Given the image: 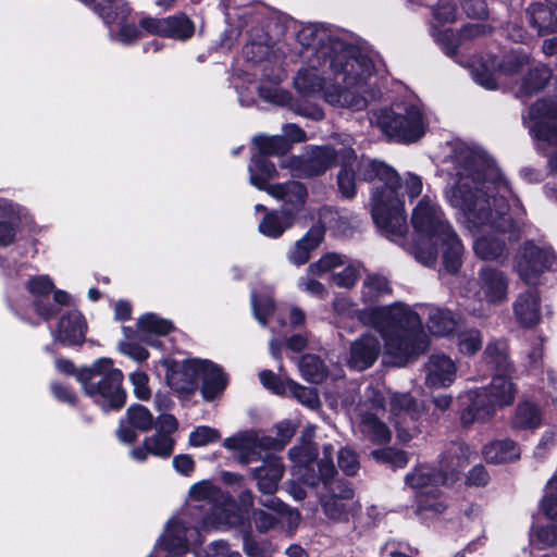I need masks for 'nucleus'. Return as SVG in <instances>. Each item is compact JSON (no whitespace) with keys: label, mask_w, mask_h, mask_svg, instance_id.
Masks as SVG:
<instances>
[{"label":"nucleus","mask_w":557,"mask_h":557,"mask_svg":"<svg viewBox=\"0 0 557 557\" xmlns=\"http://www.w3.org/2000/svg\"><path fill=\"white\" fill-rule=\"evenodd\" d=\"M251 304L256 319L265 324L275 310L274 301L270 297L253 295Z\"/></svg>","instance_id":"obj_61"},{"label":"nucleus","mask_w":557,"mask_h":557,"mask_svg":"<svg viewBox=\"0 0 557 557\" xmlns=\"http://www.w3.org/2000/svg\"><path fill=\"white\" fill-rule=\"evenodd\" d=\"M285 472L281 457L268 455L261 466L251 469V478L262 494H275Z\"/></svg>","instance_id":"obj_21"},{"label":"nucleus","mask_w":557,"mask_h":557,"mask_svg":"<svg viewBox=\"0 0 557 557\" xmlns=\"http://www.w3.org/2000/svg\"><path fill=\"white\" fill-rule=\"evenodd\" d=\"M547 486L552 492L542 498L541 509L547 519L557 521V474L548 481Z\"/></svg>","instance_id":"obj_59"},{"label":"nucleus","mask_w":557,"mask_h":557,"mask_svg":"<svg viewBox=\"0 0 557 557\" xmlns=\"http://www.w3.org/2000/svg\"><path fill=\"white\" fill-rule=\"evenodd\" d=\"M513 312L522 327L531 329L541 321V295L536 287L521 293L515 304Z\"/></svg>","instance_id":"obj_22"},{"label":"nucleus","mask_w":557,"mask_h":557,"mask_svg":"<svg viewBox=\"0 0 557 557\" xmlns=\"http://www.w3.org/2000/svg\"><path fill=\"white\" fill-rule=\"evenodd\" d=\"M358 180L383 183L372 194L371 214L375 225L383 232L403 236L407 232V215L404 195L400 194L403 180L397 171L384 161L372 159L357 163Z\"/></svg>","instance_id":"obj_3"},{"label":"nucleus","mask_w":557,"mask_h":557,"mask_svg":"<svg viewBox=\"0 0 557 557\" xmlns=\"http://www.w3.org/2000/svg\"><path fill=\"white\" fill-rule=\"evenodd\" d=\"M88 323L83 312L76 308L59 318L54 341L63 347H82L86 341Z\"/></svg>","instance_id":"obj_16"},{"label":"nucleus","mask_w":557,"mask_h":557,"mask_svg":"<svg viewBox=\"0 0 557 557\" xmlns=\"http://www.w3.org/2000/svg\"><path fill=\"white\" fill-rule=\"evenodd\" d=\"M289 459L298 465L313 463L319 456V449L315 444L307 443L302 446H294L288 450Z\"/></svg>","instance_id":"obj_58"},{"label":"nucleus","mask_w":557,"mask_h":557,"mask_svg":"<svg viewBox=\"0 0 557 557\" xmlns=\"http://www.w3.org/2000/svg\"><path fill=\"white\" fill-rule=\"evenodd\" d=\"M253 144L257 148V154L263 157H282L285 156L290 149L289 140L282 135L267 136L258 135L253 138Z\"/></svg>","instance_id":"obj_41"},{"label":"nucleus","mask_w":557,"mask_h":557,"mask_svg":"<svg viewBox=\"0 0 557 557\" xmlns=\"http://www.w3.org/2000/svg\"><path fill=\"white\" fill-rule=\"evenodd\" d=\"M411 485L424 486L416 495V513L419 517L434 518L447 509L446 496L437 486H426V481L422 476L417 478V482H412Z\"/></svg>","instance_id":"obj_20"},{"label":"nucleus","mask_w":557,"mask_h":557,"mask_svg":"<svg viewBox=\"0 0 557 557\" xmlns=\"http://www.w3.org/2000/svg\"><path fill=\"white\" fill-rule=\"evenodd\" d=\"M21 225L20 206L0 198V248L9 247L15 243Z\"/></svg>","instance_id":"obj_24"},{"label":"nucleus","mask_w":557,"mask_h":557,"mask_svg":"<svg viewBox=\"0 0 557 557\" xmlns=\"http://www.w3.org/2000/svg\"><path fill=\"white\" fill-rule=\"evenodd\" d=\"M137 329L139 335L166 336L175 330V326L171 320L147 312L138 318Z\"/></svg>","instance_id":"obj_38"},{"label":"nucleus","mask_w":557,"mask_h":557,"mask_svg":"<svg viewBox=\"0 0 557 557\" xmlns=\"http://www.w3.org/2000/svg\"><path fill=\"white\" fill-rule=\"evenodd\" d=\"M361 428L362 432L373 444L384 445L389 443L392 438V433L386 423L372 412H367L362 416Z\"/></svg>","instance_id":"obj_40"},{"label":"nucleus","mask_w":557,"mask_h":557,"mask_svg":"<svg viewBox=\"0 0 557 557\" xmlns=\"http://www.w3.org/2000/svg\"><path fill=\"white\" fill-rule=\"evenodd\" d=\"M200 377L202 381L200 386L201 396L209 403L215 400L228 384V376L223 368L209 359H203V372H201Z\"/></svg>","instance_id":"obj_25"},{"label":"nucleus","mask_w":557,"mask_h":557,"mask_svg":"<svg viewBox=\"0 0 557 557\" xmlns=\"http://www.w3.org/2000/svg\"><path fill=\"white\" fill-rule=\"evenodd\" d=\"M535 539L540 549L557 545V525L546 524L539 527L535 532Z\"/></svg>","instance_id":"obj_64"},{"label":"nucleus","mask_w":557,"mask_h":557,"mask_svg":"<svg viewBox=\"0 0 557 557\" xmlns=\"http://www.w3.org/2000/svg\"><path fill=\"white\" fill-rule=\"evenodd\" d=\"M289 110L297 115L309 117L314 121H321L324 119V112L321 107L300 98H294Z\"/></svg>","instance_id":"obj_57"},{"label":"nucleus","mask_w":557,"mask_h":557,"mask_svg":"<svg viewBox=\"0 0 557 557\" xmlns=\"http://www.w3.org/2000/svg\"><path fill=\"white\" fill-rule=\"evenodd\" d=\"M342 158V149L336 150L333 146H311L306 157H297L294 166L305 177H318L327 170L337 165Z\"/></svg>","instance_id":"obj_14"},{"label":"nucleus","mask_w":557,"mask_h":557,"mask_svg":"<svg viewBox=\"0 0 557 557\" xmlns=\"http://www.w3.org/2000/svg\"><path fill=\"white\" fill-rule=\"evenodd\" d=\"M166 384L182 397L193 395L198 388V380L203 372V359L189 358L180 362L172 358L163 359Z\"/></svg>","instance_id":"obj_12"},{"label":"nucleus","mask_w":557,"mask_h":557,"mask_svg":"<svg viewBox=\"0 0 557 557\" xmlns=\"http://www.w3.org/2000/svg\"><path fill=\"white\" fill-rule=\"evenodd\" d=\"M139 27L149 35L186 42L191 39L196 32L195 22L185 13L164 17L145 16L139 20Z\"/></svg>","instance_id":"obj_11"},{"label":"nucleus","mask_w":557,"mask_h":557,"mask_svg":"<svg viewBox=\"0 0 557 557\" xmlns=\"http://www.w3.org/2000/svg\"><path fill=\"white\" fill-rule=\"evenodd\" d=\"M308 199V189L306 185L299 181H289L288 195L285 196L282 206L283 212L292 214V220L296 221L298 214L304 210Z\"/></svg>","instance_id":"obj_42"},{"label":"nucleus","mask_w":557,"mask_h":557,"mask_svg":"<svg viewBox=\"0 0 557 557\" xmlns=\"http://www.w3.org/2000/svg\"><path fill=\"white\" fill-rule=\"evenodd\" d=\"M326 227L324 223L319 220L312 224L305 235L299 239L311 252L315 250L324 240Z\"/></svg>","instance_id":"obj_60"},{"label":"nucleus","mask_w":557,"mask_h":557,"mask_svg":"<svg viewBox=\"0 0 557 557\" xmlns=\"http://www.w3.org/2000/svg\"><path fill=\"white\" fill-rule=\"evenodd\" d=\"M450 203L462 211L467 221L475 228L488 226L495 232L509 234L518 239L519 223L510 214V205L503 195L490 196L469 184H456L451 189Z\"/></svg>","instance_id":"obj_4"},{"label":"nucleus","mask_w":557,"mask_h":557,"mask_svg":"<svg viewBox=\"0 0 557 557\" xmlns=\"http://www.w3.org/2000/svg\"><path fill=\"white\" fill-rule=\"evenodd\" d=\"M358 318L362 323L381 331L388 354L401 364L429 348L430 341L423 331L420 315L398 302L362 309Z\"/></svg>","instance_id":"obj_2"},{"label":"nucleus","mask_w":557,"mask_h":557,"mask_svg":"<svg viewBox=\"0 0 557 557\" xmlns=\"http://www.w3.org/2000/svg\"><path fill=\"white\" fill-rule=\"evenodd\" d=\"M359 278V271L354 264L346 265L341 272L332 274V281L337 287L351 288Z\"/></svg>","instance_id":"obj_63"},{"label":"nucleus","mask_w":557,"mask_h":557,"mask_svg":"<svg viewBox=\"0 0 557 557\" xmlns=\"http://www.w3.org/2000/svg\"><path fill=\"white\" fill-rule=\"evenodd\" d=\"M295 221L292 220V214L281 210H270L264 213L259 225L258 231L265 237L280 238L287 230L293 227Z\"/></svg>","instance_id":"obj_33"},{"label":"nucleus","mask_w":557,"mask_h":557,"mask_svg":"<svg viewBox=\"0 0 557 557\" xmlns=\"http://www.w3.org/2000/svg\"><path fill=\"white\" fill-rule=\"evenodd\" d=\"M123 381L122 370L115 368L113 360L108 357L96 359L78 375L84 395L103 413L116 412L125 407L127 393Z\"/></svg>","instance_id":"obj_5"},{"label":"nucleus","mask_w":557,"mask_h":557,"mask_svg":"<svg viewBox=\"0 0 557 557\" xmlns=\"http://www.w3.org/2000/svg\"><path fill=\"white\" fill-rule=\"evenodd\" d=\"M411 224L421 238L414 245V256L422 264L432 267L438 256L444 271L456 275L462 267L465 247L450 223L434 206L419 201L411 215Z\"/></svg>","instance_id":"obj_1"},{"label":"nucleus","mask_w":557,"mask_h":557,"mask_svg":"<svg viewBox=\"0 0 557 557\" xmlns=\"http://www.w3.org/2000/svg\"><path fill=\"white\" fill-rule=\"evenodd\" d=\"M479 278L488 302L497 304L506 299L508 280L503 271L492 267H483L479 272Z\"/></svg>","instance_id":"obj_26"},{"label":"nucleus","mask_w":557,"mask_h":557,"mask_svg":"<svg viewBox=\"0 0 557 557\" xmlns=\"http://www.w3.org/2000/svg\"><path fill=\"white\" fill-rule=\"evenodd\" d=\"M530 117L534 121L531 133L539 141L557 145V97H543L530 107Z\"/></svg>","instance_id":"obj_13"},{"label":"nucleus","mask_w":557,"mask_h":557,"mask_svg":"<svg viewBox=\"0 0 557 557\" xmlns=\"http://www.w3.org/2000/svg\"><path fill=\"white\" fill-rule=\"evenodd\" d=\"M161 548L168 553L184 554L188 550V541L184 534L172 529L160 539Z\"/></svg>","instance_id":"obj_55"},{"label":"nucleus","mask_w":557,"mask_h":557,"mask_svg":"<svg viewBox=\"0 0 557 557\" xmlns=\"http://www.w3.org/2000/svg\"><path fill=\"white\" fill-rule=\"evenodd\" d=\"M557 259L556 253L541 248L533 240H525L520 247L515 267L522 281L527 284L535 283L545 271L553 270Z\"/></svg>","instance_id":"obj_10"},{"label":"nucleus","mask_w":557,"mask_h":557,"mask_svg":"<svg viewBox=\"0 0 557 557\" xmlns=\"http://www.w3.org/2000/svg\"><path fill=\"white\" fill-rule=\"evenodd\" d=\"M337 466L346 475H356L360 469L358 454L350 448L342 447L337 455Z\"/></svg>","instance_id":"obj_56"},{"label":"nucleus","mask_w":557,"mask_h":557,"mask_svg":"<svg viewBox=\"0 0 557 557\" xmlns=\"http://www.w3.org/2000/svg\"><path fill=\"white\" fill-rule=\"evenodd\" d=\"M259 379L263 387L275 395H285L288 388L297 399L310 408H315L319 405V398L314 389L306 388L290 379L283 380L272 370L260 371Z\"/></svg>","instance_id":"obj_17"},{"label":"nucleus","mask_w":557,"mask_h":557,"mask_svg":"<svg viewBox=\"0 0 557 557\" xmlns=\"http://www.w3.org/2000/svg\"><path fill=\"white\" fill-rule=\"evenodd\" d=\"M331 450H332L331 445L324 446V448H323L324 456L318 462V475H319L320 482L323 484L324 487L331 486V483L334 480V476L337 474V470L333 462Z\"/></svg>","instance_id":"obj_54"},{"label":"nucleus","mask_w":557,"mask_h":557,"mask_svg":"<svg viewBox=\"0 0 557 557\" xmlns=\"http://www.w3.org/2000/svg\"><path fill=\"white\" fill-rule=\"evenodd\" d=\"M345 263L342 255L336 252H326L320 257L318 261L308 265V273L313 276H322L326 272L342 267Z\"/></svg>","instance_id":"obj_51"},{"label":"nucleus","mask_w":557,"mask_h":557,"mask_svg":"<svg viewBox=\"0 0 557 557\" xmlns=\"http://www.w3.org/2000/svg\"><path fill=\"white\" fill-rule=\"evenodd\" d=\"M299 368L302 377L313 384L322 383L326 379V369L323 360L317 355H305L301 357Z\"/></svg>","instance_id":"obj_45"},{"label":"nucleus","mask_w":557,"mask_h":557,"mask_svg":"<svg viewBox=\"0 0 557 557\" xmlns=\"http://www.w3.org/2000/svg\"><path fill=\"white\" fill-rule=\"evenodd\" d=\"M525 20L537 36L557 34V0L529 3L525 9Z\"/></svg>","instance_id":"obj_18"},{"label":"nucleus","mask_w":557,"mask_h":557,"mask_svg":"<svg viewBox=\"0 0 557 557\" xmlns=\"http://www.w3.org/2000/svg\"><path fill=\"white\" fill-rule=\"evenodd\" d=\"M473 250L478 258L484 261H500L507 259L508 247L505 239L495 235H482L474 240Z\"/></svg>","instance_id":"obj_32"},{"label":"nucleus","mask_w":557,"mask_h":557,"mask_svg":"<svg viewBox=\"0 0 557 557\" xmlns=\"http://www.w3.org/2000/svg\"><path fill=\"white\" fill-rule=\"evenodd\" d=\"M220 440V431L209 425L197 426L194 431L190 432L188 437L189 445L194 447H203Z\"/></svg>","instance_id":"obj_53"},{"label":"nucleus","mask_w":557,"mask_h":557,"mask_svg":"<svg viewBox=\"0 0 557 557\" xmlns=\"http://www.w3.org/2000/svg\"><path fill=\"white\" fill-rule=\"evenodd\" d=\"M532 55L529 51L523 48L510 49L503 53L497 69L506 75L512 76L520 74L524 67L531 65Z\"/></svg>","instance_id":"obj_36"},{"label":"nucleus","mask_w":557,"mask_h":557,"mask_svg":"<svg viewBox=\"0 0 557 557\" xmlns=\"http://www.w3.org/2000/svg\"><path fill=\"white\" fill-rule=\"evenodd\" d=\"M483 344L482 333L476 329H470L459 335L458 349L462 355L476 354Z\"/></svg>","instance_id":"obj_52"},{"label":"nucleus","mask_w":557,"mask_h":557,"mask_svg":"<svg viewBox=\"0 0 557 557\" xmlns=\"http://www.w3.org/2000/svg\"><path fill=\"white\" fill-rule=\"evenodd\" d=\"M553 78V70L544 63L529 65L528 71L521 78L519 91L527 97L534 96L542 91Z\"/></svg>","instance_id":"obj_31"},{"label":"nucleus","mask_w":557,"mask_h":557,"mask_svg":"<svg viewBox=\"0 0 557 557\" xmlns=\"http://www.w3.org/2000/svg\"><path fill=\"white\" fill-rule=\"evenodd\" d=\"M357 162V154L352 148H342V158L337 163L341 169L337 174L338 190L345 198L356 196V180L358 178L357 169H354Z\"/></svg>","instance_id":"obj_28"},{"label":"nucleus","mask_w":557,"mask_h":557,"mask_svg":"<svg viewBox=\"0 0 557 557\" xmlns=\"http://www.w3.org/2000/svg\"><path fill=\"white\" fill-rule=\"evenodd\" d=\"M50 392L59 403L66 404L70 407H76L78 404V397L75 391L61 382H52L50 384Z\"/></svg>","instance_id":"obj_62"},{"label":"nucleus","mask_w":557,"mask_h":557,"mask_svg":"<svg viewBox=\"0 0 557 557\" xmlns=\"http://www.w3.org/2000/svg\"><path fill=\"white\" fill-rule=\"evenodd\" d=\"M325 60L335 79L342 77L345 87L366 84L373 71V61L362 54L354 45L339 37L330 38L323 51Z\"/></svg>","instance_id":"obj_7"},{"label":"nucleus","mask_w":557,"mask_h":557,"mask_svg":"<svg viewBox=\"0 0 557 557\" xmlns=\"http://www.w3.org/2000/svg\"><path fill=\"white\" fill-rule=\"evenodd\" d=\"M456 158L463 174L474 183H491L497 191L504 189L511 193L509 182L485 152L463 149L457 152Z\"/></svg>","instance_id":"obj_9"},{"label":"nucleus","mask_w":557,"mask_h":557,"mask_svg":"<svg viewBox=\"0 0 557 557\" xmlns=\"http://www.w3.org/2000/svg\"><path fill=\"white\" fill-rule=\"evenodd\" d=\"M517 394L511 375L493 374L487 386L471 389L466 394L467 404L460 411V422L466 429L474 422H487L497 408L513 404Z\"/></svg>","instance_id":"obj_6"},{"label":"nucleus","mask_w":557,"mask_h":557,"mask_svg":"<svg viewBox=\"0 0 557 557\" xmlns=\"http://www.w3.org/2000/svg\"><path fill=\"white\" fill-rule=\"evenodd\" d=\"M24 288L33 297L32 307L41 320L49 322L60 314V309L51 302L54 282L49 275L29 276L24 284Z\"/></svg>","instance_id":"obj_15"},{"label":"nucleus","mask_w":557,"mask_h":557,"mask_svg":"<svg viewBox=\"0 0 557 557\" xmlns=\"http://www.w3.org/2000/svg\"><path fill=\"white\" fill-rule=\"evenodd\" d=\"M391 411L396 418V429L399 436H401V421L406 422L409 419L412 423L411 429L414 430L417 428L416 423L422 416L419 401L409 393L395 394L391 398Z\"/></svg>","instance_id":"obj_27"},{"label":"nucleus","mask_w":557,"mask_h":557,"mask_svg":"<svg viewBox=\"0 0 557 557\" xmlns=\"http://www.w3.org/2000/svg\"><path fill=\"white\" fill-rule=\"evenodd\" d=\"M483 361L491 369L492 375H510L512 371V364L509 360V356L504 347L497 342H491L486 345L483 352Z\"/></svg>","instance_id":"obj_35"},{"label":"nucleus","mask_w":557,"mask_h":557,"mask_svg":"<svg viewBox=\"0 0 557 557\" xmlns=\"http://www.w3.org/2000/svg\"><path fill=\"white\" fill-rule=\"evenodd\" d=\"M393 293L388 280L380 274H371L363 282L362 300L366 304H373L383 295Z\"/></svg>","instance_id":"obj_44"},{"label":"nucleus","mask_w":557,"mask_h":557,"mask_svg":"<svg viewBox=\"0 0 557 557\" xmlns=\"http://www.w3.org/2000/svg\"><path fill=\"white\" fill-rule=\"evenodd\" d=\"M248 171L250 173V183L257 189L268 187V182L278 176L275 164L268 157L255 153L251 157Z\"/></svg>","instance_id":"obj_34"},{"label":"nucleus","mask_w":557,"mask_h":557,"mask_svg":"<svg viewBox=\"0 0 557 557\" xmlns=\"http://www.w3.org/2000/svg\"><path fill=\"white\" fill-rule=\"evenodd\" d=\"M429 331L435 336H447L453 334L457 327V321L449 309H434L428 319Z\"/></svg>","instance_id":"obj_43"},{"label":"nucleus","mask_w":557,"mask_h":557,"mask_svg":"<svg viewBox=\"0 0 557 557\" xmlns=\"http://www.w3.org/2000/svg\"><path fill=\"white\" fill-rule=\"evenodd\" d=\"M125 421L139 432H149L154 426L152 413L141 404H132L126 409Z\"/></svg>","instance_id":"obj_46"},{"label":"nucleus","mask_w":557,"mask_h":557,"mask_svg":"<svg viewBox=\"0 0 557 557\" xmlns=\"http://www.w3.org/2000/svg\"><path fill=\"white\" fill-rule=\"evenodd\" d=\"M543 413L540 406L531 400L519 401L510 418L512 431H535L542 425Z\"/></svg>","instance_id":"obj_29"},{"label":"nucleus","mask_w":557,"mask_h":557,"mask_svg":"<svg viewBox=\"0 0 557 557\" xmlns=\"http://www.w3.org/2000/svg\"><path fill=\"white\" fill-rule=\"evenodd\" d=\"M270 39L271 38L268 34L261 35L259 40L250 38V40L243 47V54L246 61L252 64H258L264 61L272 49L269 44Z\"/></svg>","instance_id":"obj_48"},{"label":"nucleus","mask_w":557,"mask_h":557,"mask_svg":"<svg viewBox=\"0 0 557 557\" xmlns=\"http://www.w3.org/2000/svg\"><path fill=\"white\" fill-rule=\"evenodd\" d=\"M482 455L487 463H510L520 458V447L511 438L494 440L482 447Z\"/></svg>","instance_id":"obj_30"},{"label":"nucleus","mask_w":557,"mask_h":557,"mask_svg":"<svg viewBox=\"0 0 557 557\" xmlns=\"http://www.w3.org/2000/svg\"><path fill=\"white\" fill-rule=\"evenodd\" d=\"M377 126L387 136L405 144L418 141L425 133L422 112L413 104L404 107L403 112L393 108L381 109Z\"/></svg>","instance_id":"obj_8"},{"label":"nucleus","mask_w":557,"mask_h":557,"mask_svg":"<svg viewBox=\"0 0 557 557\" xmlns=\"http://www.w3.org/2000/svg\"><path fill=\"white\" fill-rule=\"evenodd\" d=\"M106 24L126 22L132 9L125 0H102L95 5Z\"/></svg>","instance_id":"obj_37"},{"label":"nucleus","mask_w":557,"mask_h":557,"mask_svg":"<svg viewBox=\"0 0 557 557\" xmlns=\"http://www.w3.org/2000/svg\"><path fill=\"white\" fill-rule=\"evenodd\" d=\"M297 38L301 46H304L305 48H313L319 46L320 49L318 50V52L321 54L323 62L326 63L329 61L325 60L323 51L327 47L330 38H333L332 36H327V39L325 41L323 35L318 29V27L315 25H309L299 30Z\"/></svg>","instance_id":"obj_49"},{"label":"nucleus","mask_w":557,"mask_h":557,"mask_svg":"<svg viewBox=\"0 0 557 557\" xmlns=\"http://www.w3.org/2000/svg\"><path fill=\"white\" fill-rule=\"evenodd\" d=\"M324 85V78L319 74L317 67L300 69L295 78L294 87L304 96H311L320 92Z\"/></svg>","instance_id":"obj_39"},{"label":"nucleus","mask_w":557,"mask_h":557,"mask_svg":"<svg viewBox=\"0 0 557 557\" xmlns=\"http://www.w3.org/2000/svg\"><path fill=\"white\" fill-rule=\"evenodd\" d=\"M145 444H148L150 455L168 459L174 451L175 440L172 436L154 433L151 436L145 437Z\"/></svg>","instance_id":"obj_50"},{"label":"nucleus","mask_w":557,"mask_h":557,"mask_svg":"<svg viewBox=\"0 0 557 557\" xmlns=\"http://www.w3.org/2000/svg\"><path fill=\"white\" fill-rule=\"evenodd\" d=\"M425 383L429 387L449 386L456 379V366L445 355H431L425 363Z\"/></svg>","instance_id":"obj_23"},{"label":"nucleus","mask_w":557,"mask_h":557,"mask_svg":"<svg viewBox=\"0 0 557 557\" xmlns=\"http://www.w3.org/2000/svg\"><path fill=\"white\" fill-rule=\"evenodd\" d=\"M371 456L376 462L389 466L393 470L404 469L409 461V457L405 450L391 446L374 449Z\"/></svg>","instance_id":"obj_47"},{"label":"nucleus","mask_w":557,"mask_h":557,"mask_svg":"<svg viewBox=\"0 0 557 557\" xmlns=\"http://www.w3.org/2000/svg\"><path fill=\"white\" fill-rule=\"evenodd\" d=\"M381 354V342L371 333H363L351 342L349 347L348 366L357 371L371 368Z\"/></svg>","instance_id":"obj_19"}]
</instances>
